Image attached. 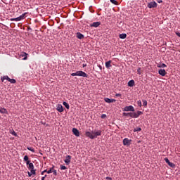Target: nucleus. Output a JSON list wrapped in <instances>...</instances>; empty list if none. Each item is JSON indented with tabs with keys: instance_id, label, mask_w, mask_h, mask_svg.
<instances>
[{
	"instance_id": "obj_1",
	"label": "nucleus",
	"mask_w": 180,
	"mask_h": 180,
	"mask_svg": "<svg viewBox=\"0 0 180 180\" xmlns=\"http://www.w3.org/2000/svg\"><path fill=\"white\" fill-rule=\"evenodd\" d=\"M86 137H89L91 140L94 139H96L99 136H102V130H94L91 131H86L85 132Z\"/></svg>"
},
{
	"instance_id": "obj_2",
	"label": "nucleus",
	"mask_w": 180,
	"mask_h": 180,
	"mask_svg": "<svg viewBox=\"0 0 180 180\" xmlns=\"http://www.w3.org/2000/svg\"><path fill=\"white\" fill-rule=\"evenodd\" d=\"M141 115H143V112L141 111H137L136 112H128V116L134 119H137V117H139V116Z\"/></svg>"
},
{
	"instance_id": "obj_3",
	"label": "nucleus",
	"mask_w": 180,
	"mask_h": 180,
	"mask_svg": "<svg viewBox=\"0 0 180 180\" xmlns=\"http://www.w3.org/2000/svg\"><path fill=\"white\" fill-rule=\"evenodd\" d=\"M5 79H6V81H8V82H11V84H16V80L15 79H11L8 76H4L3 78H1L2 82H4Z\"/></svg>"
},
{
	"instance_id": "obj_4",
	"label": "nucleus",
	"mask_w": 180,
	"mask_h": 180,
	"mask_svg": "<svg viewBox=\"0 0 180 180\" xmlns=\"http://www.w3.org/2000/svg\"><path fill=\"white\" fill-rule=\"evenodd\" d=\"M123 112H134V107L133 105H129V106H125L123 108Z\"/></svg>"
},
{
	"instance_id": "obj_5",
	"label": "nucleus",
	"mask_w": 180,
	"mask_h": 180,
	"mask_svg": "<svg viewBox=\"0 0 180 180\" xmlns=\"http://www.w3.org/2000/svg\"><path fill=\"white\" fill-rule=\"evenodd\" d=\"M131 144V140L125 138L123 139V145L127 146V147H129Z\"/></svg>"
},
{
	"instance_id": "obj_6",
	"label": "nucleus",
	"mask_w": 180,
	"mask_h": 180,
	"mask_svg": "<svg viewBox=\"0 0 180 180\" xmlns=\"http://www.w3.org/2000/svg\"><path fill=\"white\" fill-rule=\"evenodd\" d=\"M157 6H158V4H157V2L155 1H151L148 4V8H149L150 9L153 8H157Z\"/></svg>"
},
{
	"instance_id": "obj_7",
	"label": "nucleus",
	"mask_w": 180,
	"mask_h": 180,
	"mask_svg": "<svg viewBox=\"0 0 180 180\" xmlns=\"http://www.w3.org/2000/svg\"><path fill=\"white\" fill-rule=\"evenodd\" d=\"M77 77H84V78H88V75L83 71H77Z\"/></svg>"
},
{
	"instance_id": "obj_8",
	"label": "nucleus",
	"mask_w": 180,
	"mask_h": 180,
	"mask_svg": "<svg viewBox=\"0 0 180 180\" xmlns=\"http://www.w3.org/2000/svg\"><path fill=\"white\" fill-rule=\"evenodd\" d=\"M65 162L67 165H70L71 163V156L68 155L65 158Z\"/></svg>"
},
{
	"instance_id": "obj_9",
	"label": "nucleus",
	"mask_w": 180,
	"mask_h": 180,
	"mask_svg": "<svg viewBox=\"0 0 180 180\" xmlns=\"http://www.w3.org/2000/svg\"><path fill=\"white\" fill-rule=\"evenodd\" d=\"M56 110H58V112H60V113H61V112H64V108L63 107V105L58 104Z\"/></svg>"
},
{
	"instance_id": "obj_10",
	"label": "nucleus",
	"mask_w": 180,
	"mask_h": 180,
	"mask_svg": "<svg viewBox=\"0 0 180 180\" xmlns=\"http://www.w3.org/2000/svg\"><path fill=\"white\" fill-rule=\"evenodd\" d=\"M53 169H54V166L50 168L49 170L47 171V169L44 170L41 173V175H44V173L47 172V174H51L53 172Z\"/></svg>"
},
{
	"instance_id": "obj_11",
	"label": "nucleus",
	"mask_w": 180,
	"mask_h": 180,
	"mask_svg": "<svg viewBox=\"0 0 180 180\" xmlns=\"http://www.w3.org/2000/svg\"><path fill=\"white\" fill-rule=\"evenodd\" d=\"M158 74H160V75L162 77H165V75H167V72L164 69H160L158 70Z\"/></svg>"
},
{
	"instance_id": "obj_12",
	"label": "nucleus",
	"mask_w": 180,
	"mask_h": 180,
	"mask_svg": "<svg viewBox=\"0 0 180 180\" xmlns=\"http://www.w3.org/2000/svg\"><path fill=\"white\" fill-rule=\"evenodd\" d=\"M72 131L76 137H79V131L77 128H73Z\"/></svg>"
},
{
	"instance_id": "obj_13",
	"label": "nucleus",
	"mask_w": 180,
	"mask_h": 180,
	"mask_svg": "<svg viewBox=\"0 0 180 180\" xmlns=\"http://www.w3.org/2000/svg\"><path fill=\"white\" fill-rule=\"evenodd\" d=\"M98 26H101V22H94L90 24L91 27H98Z\"/></svg>"
},
{
	"instance_id": "obj_14",
	"label": "nucleus",
	"mask_w": 180,
	"mask_h": 180,
	"mask_svg": "<svg viewBox=\"0 0 180 180\" xmlns=\"http://www.w3.org/2000/svg\"><path fill=\"white\" fill-rule=\"evenodd\" d=\"M105 102L107 103H113V102H116V100L115 99H110L109 98H104Z\"/></svg>"
},
{
	"instance_id": "obj_15",
	"label": "nucleus",
	"mask_w": 180,
	"mask_h": 180,
	"mask_svg": "<svg viewBox=\"0 0 180 180\" xmlns=\"http://www.w3.org/2000/svg\"><path fill=\"white\" fill-rule=\"evenodd\" d=\"M76 37H77V39L81 40V39H84L85 37L84 36V34H81V32H77L76 34Z\"/></svg>"
},
{
	"instance_id": "obj_16",
	"label": "nucleus",
	"mask_w": 180,
	"mask_h": 180,
	"mask_svg": "<svg viewBox=\"0 0 180 180\" xmlns=\"http://www.w3.org/2000/svg\"><path fill=\"white\" fill-rule=\"evenodd\" d=\"M111 64H112V60H109L105 63V67L106 68H108V70H109L110 67H112Z\"/></svg>"
},
{
	"instance_id": "obj_17",
	"label": "nucleus",
	"mask_w": 180,
	"mask_h": 180,
	"mask_svg": "<svg viewBox=\"0 0 180 180\" xmlns=\"http://www.w3.org/2000/svg\"><path fill=\"white\" fill-rule=\"evenodd\" d=\"M20 57H24L23 60H27V53L25 52H22L20 54Z\"/></svg>"
},
{
	"instance_id": "obj_18",
	"label": "nucleus",
	"mask_w": 180,
	"mask_h": 180,
	"mask_svg": "<svg viewBox=\"0 0 180 180\" xmlns=\"http://www.w3.org/2000/svg\"><path fill=\"white\" fill-rule=\"evenodd\" d=\"M27 14V13H23V14H22L21 15H20L19 17H18V19L20 20H23V19H25V18L26 17V15Z\"/></svg>"
},
{
	"instance_id": "obj_19",
	"label": "nucleus",
	"mask_w": 180,
	"mask_h": 180,
	"mask_svg": "<svg viewBox=\"0 0 180 180\" xmlns=\"http://www.w3.org/2000/svg\"><path fill=\"white\" fill-rule=\"evenodd\" d=\"M157 67H158V68H165V67H167V65H165V63H159Z\"/></svg>"
},
{
	"instance_id": "obj_20",
	"label": "nucleus",
	"mask_w": 180,
	"mask_h": 180,
	"mask_svg": "<svg viewBox=\"0 0 180 180\" xmlns=\"http://www.w3.org/2000/svg\"><path fill=\"white\" fill-rule=\"evenodd\" d=\"M128 86H134V80H130L128 82Z\"/></svg>"
},
{
	"instance_id": "obj_21",
	"label": "nucleus",
	"mask_w": 180,
	"mask_h": 180,
	"mask_svg": "<svg viewBox=\"0 0 180 180\" xmlns=\"http://www.w3.org/2000/svg\"><path fill=\"white\" fill-rule=\"evenodd\" d=\"M63 105L66 108V109H70V105L67 102L64 101Z\"/></svg>"
},
{
	"instance_id": "obj_22",
	"label": "nucleus",
	"mask_w": 180,
	"mask_h": 180,
	"mask_svg": "<svg viewBox=\"0 0 180 180\" xmlns=\"http://www.w3.org/2000/svg\"><path fill=\"white\" fill-rule=\"evenodd\" d=\"M127 37V34H120V39H126Z\"/></svg>"
},
{
	"instance_id": "obj_23",
	"label": "nucleus",
	"mask_w": 180,
	"mask_h": 180,
	"mask_svg": "<svg viewBox=\"0 0 180 180\" xmlns=\"http://www.w3.org/2000/svg\"><path fill=\"white\" fill-rule=\"evenodd\" d=\"M29 167H28V168H29V169H34V165H33V163H30L29 165Z\"/></svg>"
},
{
	"instance_id": "obj_24",
	"label": "nucleus",
	"mask_w": 180,
	"mask_h": 180,
	"mask_svg": "<svg viewBox=\"0 0 180 180\" xmlns=\"http://www.w3.org/2000/svg\"><path fill=\"white\" fill-rule=\"evenodd\" d=\"M11 22H19L20 20H19V17H18L16 18H11Z\"/></svg>"
},
{
	"instance_id": "obj_25",
	"label": "nucleus",
	"mask_w": 180,
	"mask_h": 180,
	"mask_svg": "<svg viewBox=\"0 0 180 180\" xmlns=\"http://www.w3.org/2000/svg\"><path fill=\"white\" fill-rule=\"evenodd\" d=\"M169 165V167H171V168H175V164L172 163V162H169L167 164Z\"/></svg>"
},
{
	"instance_id": "obj_26",
	"label": "nucleus",
	"mask_w": 180,
	"mask_h": 180,
	"mask_svg": "<svg viewBox=\"0 0 180 180\" xmlns=\"http://www.w3.org/2000/svg\"><path fill=\"white\" fill-rule=\"evenodd\" d=\"M111 4H113V5H118L117 1L116 0H110Z\"/></svg>"
},
{
	"instance_id": "obj_27",
	"label": "nucleus",
	"mask_w": 180,
	"mask_h": 180,
	"mask_svg": "<svg viewBox=\"0 0 180 180\" xmlns=\"http://www.w3.org/2000/svg\"><path fill=\"white\" fill-rule=\"evenodd\" d=\"M143 102V106L145 108H147V101L146 100H142Z\"/></svg>"
},
{
	"instance_id": "obj_28",
	"label": "nucleus",
	"mask_w": 180,
	"mask_h": 180,
	"mask_svg": "<svg viewBox=\"0 0 180 180\" xmlns=\"http://www.w3.org/2000/svg\"><path fill=\"white\" fill-rule=\"evenodd\" d=\"M136 103H137L138 106H139V108H141V106H143V105L141 104V101H140V100L138 101Z\"/></svg>"
},
{
	"instance_id": "obj_29",
	"label": "nucleus",
	"mask_w": 180,
	"mask_h": 180,
	"mask_svg": "<svg viewBox=\"0 0 180 180\" xmlns=\"http://www.w3.org/2000/svg\"><path fill=\"white\" fill-rule=\"evenodd\" d=\"M134 131H141V127L135 128V129H134Z\"/></svg>"
},
{
	"instance_id": "obj_30",
	"label": "nucleus",
	"mask_w": 180,
	"mask_h": 180,
	"mask_svg": "<svg viewBox=\"0 0 180 180\" xmlns=\"http://www.w3.org/2000/svg\"><path fill=\"white\" fill-rule=\"evenodd\" d=\"M27 150H29V151H32V153H34V148H33L32 147H28Z\"/></svg>"
},
{
	"instance_id": "obj_31",
	"label": "nucleus",
	"mask_w": 180,
	"mask_h": 180,
	"mask_svg": "<svg viewBox=\"0 0 180 180\" xmlns=\"http://www.w3.org/2000/svg\"><path fill=\"white\" fill-rule=\"evenodd\" d=\"M137 72H138L139 75H141V68H138Z\"/></svg>"
},
{
	"instance_id": "obj_32",
	"label": "nucleus",
	"mask_w": 180,
	"mask_h": 180,
	"mask_svg": "<svg viewBox=\"0 0 180 180\" xmlns=\"http://www.w3.org/2000/svg\"><path fill=\"white\" fill-rule=\"evenodd\" d=\"M71 75L72 77H78V71H77L75 73H72Z\"/></svg>"
},
{
	"instance_id": "obj_33",
	"label": "nucleus",
	"mask_w": 180,
	"mask_h": 180,
	"mask_svg": "<svg viewBox=\"0 0 180 180\" xmlns=\"http://www.w3.org/2000/svg\"><path fill=\"white\" fill-rule=\"evenodd\" d=\"M31 174L32 175H36V170L34 169H31Z\"/></svg>"
},
{
	"instance_id": "obj_34",
	"label": "nucleus",
	"mask_w": 180,
	"mask_h": 180,
	"mask_svg": "<svg viewBox=\"0 0 180 180\" xmlns=\"http://www.w3.org/2000/svg\"><path fill=\"white\" fill-rule=\"evenodd\" d=\"M1 113H6V109H5V108H1Z\"/></svg>"
},
{
	"instance_id": "obj_35",
	"label": "nucleus",
	"mask_w": 180,
	"mask_h": 180,
	"mask_svg": "<svg viewBox=\"0 0 180 180\" xmlns=\"http://www.w3.org/2000/svg\"><path fill=\"white\" fill-rule=\"evenodd\" d=\"M60 169H62V170L67 169V167H65V166L61 165H60Z\"/></svg>"
},
{
	"instance_id": "obj_36",
	"label": "nucleus",
	"mask_w": 180,
	"mask_h": 180,
	"mask_svg": "<svg viewBox=\"0 0 180 180\" xmlns=\"http://www.w3.org/2000/svg\"><path fill=\"white\" fill-rule=\"evenodd\" d=\"M11 133L13 136H15V137H16V136H18V134H16V132H15V131H11Z\"/></svg>"
},
{
	"instance_id": "obj_37",
	"label": "nucleus",
	"mask_w": 180,
	"mask_h": 180,
	"mask_svg": "<svg viewBox=\"0 0 180 180\" xmlns=\"http://www.w3.org/2000/svg\"><path fill=\"white\" fill-rule=\"evenodd\" d=\"M24 161H29V156L25 155V156L24 157Z\"/></svg>"
},
{
	"instance_id": "obj_38",
	"label": "nucleus",
	"mask_w": 180,
	"mask_h": 180,
	"mask_svg": "<svg viewBox=\"0 0 180 180\" xmlns=\"http://www.w3.org/2000/svg\"><path fill=\"white\" fill-rule=\"evenodd\" d=\"M165 162H166V164H169V160H168V158H165Z\"/></svg>"
},
{
	"instance_id": "obj_39",
	"label": "nucleus",
	"mask_w": 180,
	"mask_h": 180,
	"mask_svg": "<svg viewBox=\"0 0 180 180\" xmlns=\"http://www.w3.org/2000/svg\"><path fill=\"white\" fill-rule=\"evenodd\" d=\"M52 172L53 173V175H57V170L52 169Z\"/></svg>"
},
{
	"instance_id": "obj_40",
	"label": "nucleus",
	"mask_w": 180,
	"mask_h": 180,
	"mask_svg": "<svg viewBox=\"0 0 180 180\" xmlns=\"http://www.w3.org/2000/svg\"><path fill=\"white\" fill-rule=\"evenodd\" d=\"M123 116H129V112H123Z\"/></svg>"
},
{
	"instance_id": "obj_41",
	"label": "nucleus",
	"mask_w": 180,
	"mask_h": 180,
	"mask_svg": "<svg viewBox=\"0 0 180 180\" xmlns=\"http://www.w3.org/2000/svg\"><path fill=\"white\" fill-rule=\"evenodd\" d=\"M105 117H106V115L105 114H103L101 115V119H105Z\"/></svg>"
},
{
	"instance_id": "obj_42",
	"label": "nucleus",
	"mask_w": 180,
	"mask_h": 180,
	"mask_svg": "<svg viewBox=\"0 0 180 180\" xmlns=\"http://www.w3.org/2000/svg\"><path fill=\"white\" fill-rule=\"evenodd\" d=\"M157 2H158V4H162V0H157Z\"/></svg>"
},
{
	"instance_id": "obj_43",
	"label": "nucleus",
	"mask_w": 180,
	"mask_h": 180,
	"mask_svg": "<svg viewBox=\"0 0 180 180\" xmlns=\"http://www.w3.org/2000/svg\"><path fill=\"white\" fill-rule=\"evenodd\" d=\"M176 36H178L179 37H180V32H176Z\"/></svg>"
},
{
	"instance_id": "obj_44",
	"label": "nucleus",
	"mask_w": 180,
	"mask_h": 180,
	"mask_svg": "<svg viewBox=\"0 0 180 180\" xmlns=\"http://www.w3.org/2000/svg\"><path fill=\"white\" fill-rule=\"evenodd\" d=\"M115 96H122V94H115Z\"/></svg>"
},
{
	"instance_id": "obj_45",
	"label": "nucleus",
	"mask_w": 180,
	"mask_h": 180,
	"mask_svg": "<svg viewBox=\"0 0 180 180\" xmlns=\"http://www.w3.org/2000/svg\"><path fill=\"white\" fill-rule=\"evenodd\" d=\"M27 174H28V176H32V173H30V172H28Z\"/></svg>"
},
{
	"instance_id": "obj_46",
	"label": "nucleus",
	"mask_w": 180,
	"mask_h": 180,
	"mask_svg": "<svg viewBox=\"0 0 180 180\" xmlns=\"http://www.w3.org/2000/svg\"><path fill=\"white\" fill-rule=\"evenodd\" d=\"M105 179H107V180H112V177H106Z\"/></svg>"
},
{
	"instance_id": "obj_47",
	"label": "nucleus",
	"mask_w": 180,
	"mask_h": 180,
	"mask_svg": "<svg viewBox=\"0 0 180 180\" xmlns=\"http://www.w3.org/2000/svg\"><path fill=\"white\" fill-rule=\"evenodd\" d=\"M82 67H83V68H85V67H86V64L83 63Z\"/></svg>"
},
{
	"instance_id": "obj_48",
	"label": "nucleus",
	"mask_w": 180,
	"mask_h": 180,
	"mask_svg": "<svg viewBox=\"0 0 180 180\" xmlns=\"http://www.w3.org/2000/svg\"><path fill=\"white\" fill-rule=\"evenodd\" d=\"M30 164V160H27V165H29Z\"/></svg>"
},
{
	"instance_id": "obj_49",
	"label": "nucleus",
	"mask_w": 180,
	"mask_h": 180,
	"mask_svg": "<svg viewBox=\"0 0 180 180\" xmlns=\"http://www.w3.org/2000/svg\"><path fill=\"white\" fill-rule=\"evenodd\" d=\"M99 68H100V70H102V66L99 65Z\"/></svg>"
},
{
	"instance_id": "obj_50",
	"label": "nucleus",
	"mask_w": 180,
	"mask_h": 180,
	"mask_svg": "<svg viewBox=\"0 0 180 180\" xmlns=\"http://www.w3.org/2000/svg\"><path fill=\"white\" fill-rule=\"evenodd\" d=\"M46 176H47V174H46L44 176H43V178L46 179Z\"/></svg>"
},
{
	"instance_id": "obj_51",
	"label": "nucleus",
	"mask_w": 180,
	"mask_h": 180,
	"mask_svg": "<svg viewBox=\"0 0 180 180\" xmlns=\"http://www.w3.org/2000/svg\"><path fill=\"white\" fill-rule=\"evenodd\" d=\"M44 179H44V177H41V180H44Z\"/></svg>"
},
{
	"instance_id": "obj_52",
	"label": "nucleus",
	"mask_w": 180,
	"mask_h": 180,
	"mask_svg": "<svg viewBox=\"0 0 180 180\" xmlns=\"http://www.w3.org/2000/svg\"><path fill=\"white\" fill-rule=\"evenodd\" d=\"M32 180H36V179H33Z\"/></svg>"
},
{
	"instance_id": "obj_53",
	"label": "nucleus",
	"mask_w": 180,
	"mask_h": 180,
	"mask_svg": "<svg viewBox=\"0 0 180 180\" xmlns=\"http://www.w3.org/2000/svg\"><path fill=\"white\" fill-rule=\"evenodd\" d=\"M0 112H1V110H0Z\"/></svg>"
}]
</instances>
